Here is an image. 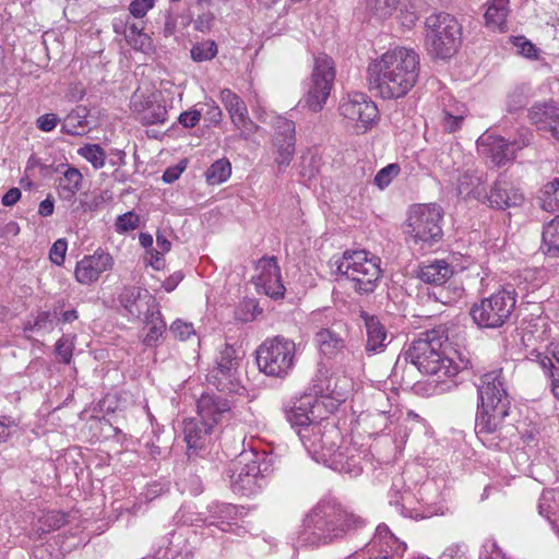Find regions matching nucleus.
I'll return each instance as SVG.
<instances>
[{
    "label": "nucleus",
    "mask_w": 559,
    "mask_h": 559,
    "mask_svg": "<svg viewBox=\"0 0 559 559\" xmlns=\"http://www.w3.org/2000/svg\"><path fill=\"white\" fill-rule=\"evenodd\" d=\"M418 74L419 56L405 47L388 50L368 67L370 88L383 99L404 97L415 86Z\"/></svg>",
    "instance_id": "1"
},
{
    "label": "nucleus",
    "mask_w": 559,
    "mask_h": 559,
    "mask_svg": "<svg viewBox=\"0 0 559 559\" xmlns=\"http://www.w3.org/2000/svg\"><path fill=\"white\" fill-rule=\"evenodd\" d=\"M366 520L331 501L318 503L305 518L299 542L321 545L343 537L347 532L362 527Z\"/></svg>",
    "instance_id": "2"
},
{
    "label": "nucleus",
    "mask_w": 559,
    "mask_h": 559,
    "mask_svg": "<svg viewBox=\"0 0 559 559\" xmlns=\"http://www.w3.org/2000/svg\"><path fill=\"white\" fill-rule=\"evenodd\" d=\"M447 338L441 328L423 332L405 352V359L415 365L420 372L435 377L437 382L451 380L464 369V366L443 356L441 348Z\"/></svg>",
    "instance_id": "3"
},
{
    "label": "nucleus",
    "mask_w": 559,
    "mask_h": 559,
    "mask_svg": "<svg viewBox=\"0 0 559 559\" xmlns=\"http://www.w3.org/2000/svg\"><path fill=\"white\" fill-rule=\"evenodd\" d=\"M478 396L480 403L476 415L477 433H493L501 429L511 405L501 369L489 371L480 378Z\"/></svg>",
    "instance_id": "4"
},
{
    "label": "nucleus",
    "mask_w": 559,
    "mask_h": 559,
    "mask_svg": "<svg viewBox=\"0 0 559 559\" xmlns=\"http://www.w3.org/2000/svg\"><path fill=\"white\" fill-rule=\"evenodd\" d=\"M379 257L365 250H346L341 257L334 255L330 260L331 267L350 283L352 288L360 294L368 295L374 292L381 278L382 270Z\"/></svg>",
    "instance_id": "5"
},
{
    "label": "nucleus",
    "mask_w": 559,
    "mask_h": 559,
    "mask_svg": "<svg viewBox=\"0 0 559 559\" xmlns=\"http://www.w3.org/2000/svg\"><path fill=\"white\" fill-rule=\"evenodd\" d=\"M425 26L426 45L430 55L448 59L457 51L462 27L453 15L445 12L433 13L426 19Z\"/></svg>",
    "instance_id": "6"
},
{
    "label": "nucleus",
    "mask_w": 559,
    "mask_h": 559,
    "mask_svg": "<svg viewBox=\"0 0 559 559\" xmlns=\"http://www.w3.org/2000/svg\"><path fill=\"white\" fill-rule=\"evenodd\" d=\"M296 344L293 340L277 335L263 341L255 350V361L261 372L283 379L294 368Z\"/></svg>",
    "instance_id": "7"
},
{
    "label": "nucleus",
    "mask_w": 559,
    "mask_h": 559,
    "mask_svg": "<svg viewBox=\"0 0 559 559\" xmlns=\"http://www.w3.org/2000/svg\"><path fill=\"white\" fill-rule=\"evenodd\" d=\"M515 304V292L501 289L474 304L469 314L477 326L481 329H498L510 321Z\"/></svg>",
    "instance_id": "8"
},
{
    "label": "nucleus",
    "mask_w": 559,
    "mask_h": 559,
    "mask_svg": "<svg viewBox=\"0 0 559 559\" xmlns=\"http://www.w3.org/2000/svg\"><path fill=\"white\" fill-rule=\"evenodd\" d=\"M443 211L437 204H418L409 210L406 234L415 242L433 243L443 235L441 221Z\"/></svg>",
    "instance_id": "9"
},
{
    "label": "nucleus",
    "mask_w": 559,
    "mask_h": 559,
    "mask_svg": "<svg viewBox=\"0 0 559 559\" xmlns=\"http://www.w3.org/2000/svg\"><path fill=\"white\" fill-rule=\"evenodd\" d=\"M335 79L334 61L325 53L314 58L313 71L309 90L305 98L308 108L314 112L320 111L330 96Z\"/></svg>",
    "instance_id": "10"
},
{
    "label": "nucleus",
    "mask_w": 559,
    "mask_h": 559,
    "mask_svg": "<svg viewBox=\"0 0 559 559\" xmlns=\"http://www.w3.org/2000/svg\"><path fill=\"white\" fill-rule=\"evenodd\" d=\"M340 114L355 123L358 131L366 132L379 118L377 105L364 93L347 94L340 103Z\"/></svg>",
    "instance_id": "11"
},
{
    "label": "nucleus",
    "mask_w": 559,
    "mask_h": 559,
    "mask_svg": "<svg viewBox=\"0 0 559 559\" xmlns=\"http://www.w3.org/2000/svg\"><path fill=\"white\" fill-rule=\"evenodd\" d=\"M405 550L406 544L399 540L385 524H380L367 548L346 559H401Z\"/></svg>",
    "instance_id": "12"
},
{
    "label": "nucleus",
    "mask_w": 559,
    "mask_h": 559,
    "mask_svg": "<svg viewBox=\"0 0 559 559\" xmlns=\"http://www.w3.org/2000/svg\"><path fill=\"white\" fill-rule=\"evenodd\" d=\"M241 347L224 344L215 358L211 378L218 391H233L237 380L240 362L243 358Z\"/></svg>",
    "instance_id": "13"
},
{
    "label": "nucleus",
    "mask_w": 559,
    "mask_h": 559,
    "mask_svg": "<svg viewBox=\"0 0 559 559\" xmlns=\"http://www.w3.org/2000/svg\"><path fill=\"white\" fill-rule=\"evenodd\" d=\"M342 441V435L338 431L337 438H325L318 444V453H312L318 459L329 462L331 466L342 473L357 475L360 468L357 466L355 455H349L350 449L342 447L338 443Z\"/></svg>",
    "instance_id": "14"
},
{
    "label": "nucleus",
    "mask_w": 559,
    "mask_h": 559,
    "mask_svg": "<svg viewBox=\"0 0 559 559\" xmlns=\"http://www.w3.org/2000/svg\"><path fill=\"white\" fill-rule=\"evenodd\" d=\"M272 124L274 128L273 145L277 152L275 162L280 167H287L295 154V122L285 117L277 116Z\"/></svg>",
    "instance_id": "15"
},
{
    "label": "nucleus",
    "mask_w": 559,
    "mask_h": 559,
    "mask_svg": "<svg viewBox=\"0 0 559 559\" xmlns=\"http://www.w3.org/2000/svg\"><path fill=\"white\" fill-rule=\"evenodd\" d=\"M230 487L235 493L252 496L261 488V469L255 460L242 464V460L228 471Z\"/></svg>",
    "instance_id": "16"
},
{
    "label": "nucleus",
    "mask_w": 559,
    "mask_h": 559,
    "mask_svg": "<svg viewBox=\"0 0 559 559\" xmlns=\"http://www.w3.org/2000/svg\"><path fill=\"white\" fill-rule=\"evenodd\" d=\"M257 271L258 274L254 277L257 289L273 299L283 298L285 287L282 283L277 260L274 257L260 259Z\"/></svg>",
    "instance_id": "17"
},
{
    "label": "nucleus",
    "mask_w": 559,
    "mask_h": 559,
    "mask_svg": "<svg viewBox=\"0 0 559 559\" xmlns=\"http://www.w3.org/2000/svg\"><path fill=\"white\" fill-rule=\"evenodd\" d=\"M114 265L112 257L104 251H95L92 255L84 257L75 267V278L79 283L90 285L96 282L100 274L110 270Z\"/></svg>",
    "instance_id": "18"
},
{
    "label": "nucleus",
    "mask_w": 559,
    "mask_h": 559,
    "mask_svg": "<svg viewBox=\"0 0 559 559\" xmlns=\"http://www.w3.org/2000/svg\"><path fill=\"white\" fill-rule=\"evenodd\" d=\"M528 143L527 139H522L520 142H508L503 138L493 135H484L479 139V145L485 147L484 153L491 158L496 166L503 165L513 158L515 150H521Z\"/></svg>",
    "instance_id": "19"
},
{
    "label": "nucleus",
    "mask_w": 559,
    "mask_h": 559,
    "mask_svg": "<svg viewBox=\"0 0 559 559\" xmlns=\"http://www.w3.org/2000/svg\"><path fill=\"white\" fill-rule=\"evenodd\" d=\"M198 417L206 424H212V428L228 419L230 415V404L228 400L219 394H202L197 402Z\"/></svg>",
    "instance_id": "20"
},
{
    "label": "nucleus",
    "mask_w": 559,
    "mask_h": 559,
    "mask_svg": "<svg viewBox=\"0 0 559 559\" xmlns=\"http://www.w3.org/2000/svg\"><path fill=\"white\" fill-rule=\"evenodd\" d=\"M131 107L143 124L164 123L167 119L166 106L154 100L153 95L135 92L131 98Z\"/></svg>",
    "instance_id": "21"
},
{
    "label": "nucleus",
    "mask_w": 559,
    "mask_h": 559,
    "mask_svg": "<svg viewBox=\"0 0 559 559\" xmlns=\"http://www.w3.org/2000/svg\"><path fill=\"white\" fill-rule=\"evenodd\" d=\"M531 122L539 130L548 132L559 142V108L552 103H536L528 110Z\"/></svg>",
    "instance_id": "22"
},
{
    "label": "nucleus",
    "mask_w": 559,
    "mask_h": 559,
    "mask_svg": "<svg viewBox=\"0 0 559 559\" xmlns=\"http://www.w3.org/2000/svg\"><path fill=\"white\" fill-rule=\"evenodd\" d=\"M123 308L135 318H140L145 312L157 306L156 299L147 289L141 287H126L119 297Z\"/></svg>",
    "instance_id": "23"
},
{
    "label": "nucleus",
    "mask_w": 559,
    "mask_h": 559,
    "mask_svg": "<svg viewBox=\"0 0 559 559\" xmlns=\"http://www.w3.org/2000/svg\"><path fill=\"white\" fill-rule=\"evenodd\" d=\"M524 201L523 193L520 192L510 181L498 179L488 195V202L491 207L504 210L512 206H520Z\"/></svg>",
    "instance_id": "24"
},
{
    "label": "nucleus",
    "mask_w": 559,
    "mask_h": 559,
    "mask_svg": "<svg viewBox=\"0 0 559 559\" xmlns=\"http://www.w3.org/2000/svg\"><path fill=\"white\" fill-rule=\"evenodd\" d=\"M314 343L322 356L332 359L343 354L346 348V336L333 328H322L316 333Z\"/></svg>",
    "instance_id": "25"
},
{
    "label": "nucleus",
    "mask_w": 559,
    "mask_h": 559,
    "mask_svg": "<svg viewBox=\"0 0 559 559\" xmlns=\"http://www.w3.org/2000/svg\"><path fill=\"white\" fill-rule=\"evenodd\" d=\"M314 399L306 396L285 409V416L292 428L298 431L310 426L317 416L314 415Z\"/></svg>",
    "instance_id": "26"
},
{
    "label": "nucleus",
    "mask_w": 559,
    "mask_h": 559,
    "mask_svg": "<svg viewBox=\"0 0 559 559\" xmlns=\"http://www.w3.org/2000/svg\"><path fill=\"white\" fill-rule=\"evenodd\" d=\"M300 441L309 453H318V444L325 438H337L338 429L329 423L314 420L310 426L298 431Z\"/></svg>",
    "instance_id": "27"
},
{
    "label": "nucleus",
    "mask_w": 559,
    "mask_h": 559,
    "mask_svg": "<svg viewBox=\"0 0 559 559\" xmlns=\"http://www.w3.org/2000/svg\"><path fill=\"white\" fill-rule=\"evenodd\" d=\"M213 429L212 424H206L199 417L185 419L183 435L188 449H202L210 440Z\"/></svg>",
    "instance_id": "28"
},
{
    "label": "nucleus",
    "mask_w": 559,
    "mask_h": 559,
    "mask_svg": "<svg viewBox=\"0 0 559 559\" xmlns=\"http://www.w3.org/2000/svg\"><path fill=\"white\" fill-rule=\"evenodd\" d=\"M367 332V352L382 350L386 346L388 333L380 320L365 311L360 312Z\"/></svg>",
    "instance_id": "29"
},
{
    "label": "nucleus",
    "mask_w": 559,
    "mask_h": 559,
    "mask_svg": "<svg viewBox=\"0 0 559 559\" xmlns=\"http://www.w3.org/2000/svg\"><path fill=\"white\" fill-rule=\"evenodd\" d=\"M453 275V267L445 260H435L423 264L418 278L427 284L443 285Z\"/></svg>",
    "instance_id": "30"
},
{
    "label": "nucleus",
    "mask_w": 559,
    "mask_h": 559,
    "mask_svg": "<svg viewBox=\"0 0 559 559\" xmlns=\"http://www.w3.org/2000/svg\"><path fill=\"white\" fill-rule=\"evenodd\" d=\"M242 513L243 508L229 503H216L210 508L209 523L217 526L223 532H227L231 528L234 521Z\"/></svg>",
    "instance_id": "31"
},
{
    "label": "nucleus",
    "mask_w": 559,
    "mask_h": 559,
    "mask_svg": "<svg viewBox=\"0 0 559 559\" xmlns=\"http://www.w3.org/2000/svg\"><path fill=\"white\" fill-rule=\"evenodd\" d=\"M144 323L147 332L143 338V343L148 346H155L166 332V323L163 320L158 305L145 312Z\"/></svg>",
    "instance_id": "32"
},
{
    "label": "nucleus",
    "mask_w": 559,
    "mask_h": 559,
    "mask_svg": "<svg viewBox=\"0 0 559 559\" xmlns=\"http://www.w3.org/2000/svg\"><path fill=\"white\" fill-rule=\"evenodd\" d=\"M83 176L79 169L68 167L63 175L58 180L57 192L60 199L64 201H72L81 189Z\"/></svg>",
    "instance_id": "33"
},
{
    "label": "nucleus",
    "mask_w": 559,
    "mask_h": 559,
    "mask_svg": "<svg viewBox=\"0 0 559 559\" xmlns=\"http://www.w3.org/2000/svg\"><path fill=\"white\" fill-rule=\"evenodd\" d=\"M61 131L70 135H83L90 131L87 109L76 107L63 120Z\"/></svg>",
    "instance_id": "34"
},
{
    "label": "nucleus",
    "mask_w": 559,
    "mask_h": 559,
    "mask_svg": "<svg viewBox=\"0 0 559 559\" xmlns=\"http://www.w3.org/2000/svg\"><path fill=\"white\" fill-rule=\"evenodd\" d=\"M508 13V0H492L485 12L486 25L492 29H502Z\"/></svg>",
    "instance_id": "35"
},
{
    "label": "nucleus",
    "mask_w": 559,
    "mask_h": 559,
    "mask_svg": "<svg viewBox=\"0 0 559 559\" xmlns=\"http://www.w3.org/2000/svg\"><path fill=\"white\" fill-rule=\"evenodd\" d=\"M542 240L547 254L559 258V215L543 226Z\"/></svg>",
    "instance_id": "36"
},
{
    "label": "nucleus",
    "mask_w": 559,
    "mask_h": 559,
    "mask_svg": "<svg viewBox=\"0 0 559 559\" xmlns=\"http://www.w3.org/2000/svg\"><path fill=\"white\" fill-rule=\"evenodd\" d=\"M221 100L228 111L233 123L240 120L243 115L248 114L245 102L229 88L221 91Z\"/></svg>",
    "instance_id": "37"
},
{
    "label": "nucleus",
    "mask_w": 559,
    "mask_h": 559,
    "mask_svg": "<svg viewBox=\"0 0 559 559\" xmlns=\"http://www.w3.org/2000/svg\"><path fill=\"white\" fill-rule=\"evenodd\" d=\"M399 0H366V11L371 17L385 20L396 10Z\"/></svg>",
    "instance_id": "38"
},
{
    "label": "nucleus",
    "mask_w": 559,
    "mask_h": 559,
    "mask_svg": "<svg viewBox=\"0 0 559 559\" xmlns=\"http://www.w3.org/2000/svg\"><path fill=\"white\" fill-rule=\"evenodd\" d=\"M230 174L231 165L227 159L223 158L214 162L206 170L205 176L210 185H219L226 181Z\"/></svg>",
    "instance_id": "39"
},
{
    "label": "nucleus",
    "mask_w": 559,
    "mask_h": 559,
    "mask_svg": "<svg viewBox=\"0 0 559 559\" xmlns=\"http://www.w3.org/2000/svg\"><path fill=\"white\" fill-rule=\"evenodd\" d=\"M466 116L464 106L456 107L455 110L444 109L442 112V127L449 133L456 132L462 128Z\"/></svg>",
    "instance_id": "40"
},
{
    "label": "nucleus",
    "mask_w": 559,
    "mask_h": 559,
    "mask_svg": "<svg viewBox=\"0 0 559 559\" xmlns=\"http://www.w3.org/2000/svg\"><path fill=\"white\" fill-rule=\"evenodd\" d=\"M543 207L547 211H559V178H556L544 186Z\"/></svg>",
    "instance_id": "41"
},
{
    "label": "nucleus",
    "mask_w": 559,
    "mask_h": 559,
    "mask_svg": "<svg viewBox=\"0 0 559 559\" xmlns=\"http://www.w3.org/2000/svg\"><path fill=\"white\" fill-rule=\"evenodd\" d=\"M78 153L90 162L96 169H99L105 165L106 153L98 144H87L81 147Z\"/></svg>",
    "instance_id": "42"
},
{
    "label": "nucleus",
    "mask_w": 559,
    "mask_h": 559,
    "mask_svg": "<svg viewBox=\"0 0 559 559\" xmlns=\"http://www.w3.org/2000/svg\"><path fill=\"white\" fill-rule=\"evenodd\" d=\"M216 55L217 46L213 40L199 43L191 49V58L197 62L212 60Z\"/></svg>",
    "instance_id": "43"
},
{
    "label": "nucleus",
    "mask_w": 559,
    "mask_h": 559,
    "mask_svg": "<svg viewBox=\"0 0 559 559\" xmlns=\"http://www.w3.org/2000/svg\"><path fill=\"white\" fill-rule=\"evenodd\" d=\"M39 530L48 533L58 530L67 523V515L59 511H49L39 520Z\"/></svg>",
    "instance_id": "44"
},
{
    "label": "nucleus",
    "mask_w": 559,
    "mask_h": 559,
    "mask_svg": "<svg viewBox=\"0 0 559 559\" xmlns=\"http://www.w3.org/2000/svg\"><path fill=\"white\" fill-rule=\"evenodd\" d=\"M400 166L397 164H390L382 169H380L374 176L373 182L374 185L383 190L386 188L392 180L400 174Z\"/></svg>",
    "instance_id": "45"
},
{
    "label": "nucleus",
    "mask_w": 559,
    "mask_h": 559,
    "mask_svg": "<svg viewBox=\"0 0 559 559\" xmlns=\"http://www.w3.org/2000/svg\"><path fill=\"white\" fill-rule=\"evenodd\" d=\"M73 342L70 341L68 337L62 336L59 338L56 343V355L59 359V361L63 364H70L73 353Z\"/></svg>",
    "instance_id": "46"
},
{
    "label": "nucleus",
    "mask_w": 559,
    "mask_h": 559,
    "mask_svg": "<svg viewBox=\"0 0 559 559\" xmlns=\"http://www.w3.org/2000/svg\"><path fill=\"white\" fill-rule=\"evenodd\" d=\"M105 202L104 197L100 193L83 194L80 199V209L82 212H94L97 211Z\"/></svg>",
    "instance_id": "47"
},
{
    "label": "nucleus",
    "mask_w": 559,
    "mask_h": 559,
    "mask_svg": "<svg viewBox=\"0 0 559 559\" xmlns=\"http://www.w3.org/2000/svg\"><path fill=\"white\" fill-rule=\"evenodd\" d=\"M513 45L518 48V52L528 59H537L538 50L534 44L526 40L524 37H514Z\"/></svg>",
    "instance_id": "48"
},
{
    "label": "nucleus",
    "mask_w": 559,
    "mask_h": 559,
    "mask_svg": "<svg viewBox=\"0 0 559 559\" xmlns=\"http://www.w3.org/2000/svg\"><path fill=\"white\" fill-rule=\"evenodd\" d=\"M155 5V0H133L129 4V12L135 19L144 17Z\"/></svg>",
    "instance_id": "49"
},
{
    "label": "nucleus",
    "mask_w": 559,
    "mask_h": 559,
    "mask_svg": "<svg viewBox=\"0 0 559 559\" xmlns=\"http://www.w3.org/2000/svg\"><path fill=\"white\" fill-rule=\"evenodd\" d=\"M139 216L133 212L124 213L117 218V229L121 231L134 230L139 226Z\"/></svg>",
    "instance_id": "50"
},
{
    "label": "nucleus",
    "mask_w": 559,
    "mask_h": 559,
    "mask_svg": "<svg viewBox=\"0 0 559 559\" xmlns=\"http://www.w3.org/2000/svg\"><path fill=\"white\" fill-rule=\"evenodd\" d=\"M169 330L175 337H178L181 341H185L194 334L193 325L181 320L173 322Z\"/></svg>",
    "instance_id": "51"
},
{
    "label": "nucleus",
    "mask_w": 559,
    "mask_h": 559,
    "mask_svg": "<svg viewBox=\"0 0 559 559\" xmlns=\"http://www.w3.org/2000/svg\"><path fill=\"white\" fill-rule=\"evenodd\" d=\"M67 241L64 239H58L51 247L49 251V258L52 263L56 265H62L66 258L67 252Z\"/></svg>",
    "instance_id": "52"
},
{
    "label": "nucleus",
    "mask_w": 559,
    "mask_h": 559,
    "mask_svg": "<svg viewBox=\"0 0 559 559\" xmlns=\"http://www.w3.org/2000/svg\"><path fill=\"white\" fill-rule=\"evenodd\" d=\"M234 126L240 130L241 132V135L245 138V139H248L250 138L251 135H253L258 129H259V126L255 124L248 116V114L243 115L240 120H237Z\"/></svg>",
    "instance_id": "53"
},
{
    "label": "nucleus",
    "mask_w": 559,
    "mask_h": 559,
    "mask_svg": "<svg viewBox=\"0 0 559 559\" xmlns=\"http://www.w3.org/2000/svg\"><path fill=\"white\" fill-rule=\"evenodd\" d=\"M526 105V97L524 93L516 90L509 94L507 99V107L510 112L516 111Z\"/></svg>",
    "instance_id": "54"
},
{
    "label": "nucleus",
    "mask_w": 559,
    "mask_h": 559,
    "mask_svg": "<svg viewBox=\"0 0 559 559\" xmlns=\"http://www.w3.org/2000/svg\"><path fill=\"white\" fill-rule=\"evenodd\" d=\"M59 122V118L56 114H45L37 118L36 126L44 132L52 131Z\"/></svg>",
    "instance_id": "55"
},
{
    "label": "nucleus",
    "mask_w": 559,
    "mask_h": 559,
    "mask_svg": "<svg viewBox=\"0 0 559 559\" xmlns=\"http://www.w3.org/2000/svg\"><path fill=\"white\" fill-rule=\"evenodd\" d=\"M478 177H474L468 171L464 173L462 176H460L457 180V190L460 194H471L472 189L471 187L474 186L475 182H479Z\"/></svg>",
    "instance_id": "56"
},
{
    "label": "nucleus",
    "mask_w": 559,
    "mask_h": 559,
    "mask_svg": "<svg viewBox=\"0 0 559 559\" xmlns=\"http://www.w3.org/2000/svg\"><path fill=\"white\" fill-rule=\"evenodd\" d=\"M555 500L554 491H545L543 492L539 503H538V512L540 515L549 519V514L551 513L550 502Z\"/></svg>",
    "instance_id": "57"
},
{
    "label": "nucleus",
    "mask_w": 559,
    "mask_h": 559,
    "mask_svg": "<svg viewBox=\"0 0 559 559\" xmlns=\"http://www.w3.org/2000/svg\"><path fill=\"white\" fill-rule=\"evenodd\" d=\"M51 321V314L49 311H41L37 314L34 323L29 326H26L25 330L34 331V330H43L47 329L48 324Z\"/></svg>",
    "instance_id": "58"
},
{
    "label": "nucleus",
    "mask_w": 559,
    "mask_h": 559,
    "mask_svg": "<svg viewBox=\"0 0 559 559\" xmlns=\"http://www.w3.org/2000/svg\"><path fill=\"white\" fill-rule=\"evenodd\" d=\"M201 114L198 110L185 111L179 116V122L186 128H193L200 120Z\"/></svg>",
    "instance_id": "59"
},
{
    "label": "nucleus",
    "mask_w": 559,
    "mask_h": 559,
    "mask_svg": "<svg viewBox=\"0 0 559 559\" xmlns=\"http://www.w3.org/2000/svg\"><path fill=\"white\" fill-rule=\"evenodd\" d=\"M206 105L209 108L205 112V120L214 124L219 123L223 116L221 108L215 104L214 100L207 103Z\"/></svg>",
    "instance_id": "60"
},
{
    "label": "nucleus",
    "mask_w": 559,
    "mask_h": 559,
    "mask_svg": "<svg viewBox=\"0 0 559 559\" xmlns=\"http://www.w3.org/2000/svg\"><path fill=\"white\" fill-rule=\"evenodd\" d=\"M538 364L544 371L545 377L551 380V374L559 373V368L554 365L551 358L547 356L539 357Z\"/></svg>",
    "instance_id": "61"
},
{
    "label": "nucleus",
    "mask_w": 559,
    "mask_h": 559,
    "mask_svg": "<svg viewBox=\"0 0 559 559\" xmlns=\"http://www.w3.org/2000/svg\"><path fill=\"white\" fill-rule=\"evenodd\" d=\"M21 191L17 188L9 189L2 197V204L4 206H12L21 199Z\"/></svg>",
    "instance_id": "62"
},
{
    "label": "nucleus",
    "mask_w": 559,
    "mask_h": 559,
    "mask_svg": "<svg viewBox=\"0 0 559 559\" xmlns=\"http://www.w3.org/2000/svg\"><path fill=\"white\" fill-rule=\"evenodd\" d=\"M55 209L53 199L48 195L45 200L39 203L38 214L47 217L52 215Z\"/></svg>",
    "instance_id": "63"
},
{
    "label": "nucleus",
    "mask_w": 559,
    "mask_h": 559,
    "mask_svg": "<svg viewBox=\"0 0 559 559\" xmlns=\"http://www.w3.org/2000/svg\"><path fill=\"white\" fill-rule=\"evenodd\" d=\"M182 171L183 167L167 168L163 174V180L167 183H171L179 178Z\"/></svg>",
    "instance_id": "64"
}]
</instances>
